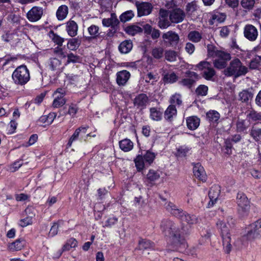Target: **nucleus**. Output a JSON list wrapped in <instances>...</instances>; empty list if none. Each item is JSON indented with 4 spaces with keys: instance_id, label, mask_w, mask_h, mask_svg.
<instances>
[{
    "instance_id": "nucleus-36",
    "label": "nucleus",
    "mask_w": 261,
    "mask_h": 261,
    "mask_svg": "<svg viewBox=\"0 0 261 261\" xmlns=\"http://www.w3.org/2000/svg\"><path fill=\"white\" fill-rule=\"evenodd\" d=\"M133 48V43L130 40H125L119 46V50L122 54H127Z\"/></svg>"
},
{
    "instance_id": "nucleus-40",
    "label": "nucleus",
    "mask_w": 261,
    "mask_h": 261,
    "mask_svg": "<svg viewBox=\"0 0 261 261\" xmlns=\"http://www.w3.org/2000/svg\"><path fill=\"white\" fill-rule=\"evenodd\" d=\"M245 238L248 240H252L254 239L261 238V230L259 229H249Z\"/></svg>"
},
{
    "instance_id": "nucleus-45",
    "label": "nucleus",
    "mask_w": 261,
    "mask_h": 261,
    "mask_svg": "<svg viewBox=\"0 0 261 261\" xmlns=\"http://www.w3.org/2000/svg\"><path fill=\"white\" fill-rule=\"evenodd\" d=\"M134 16L133 11L129 10L123 13L119 17L120 20L122 22L129 21Z\"/></svg>"
},
{
    "instance_id": "nucleus-41",
    "label": "nucleus",
    "mask_w": 261,
    "mask_h": 261,
    "mask_svg": "<svg viewBox=\"0 0 261 261\" xmlns=\"http://www.w3.org/2000/svg\"><path fill=\"white\" fill-rule=\"evenodd\" d=\"M143 31L142 29L137 25H130L125 28V32L128 35L134 36Z\"/></svg>"
},
{
    "instance_id": "nucleus-17",
    "label": "nucleus",
    "mask_w": 261,
    "mask_h": 261,
    "mask_svg": "<svg viewBox=\"0 0 261 261\" xmlns=\"http://www.w3.org/2000/svg\"><path fill=\"white\" fill-rule=\"evenodd\" d=\"M221 192L220 186L218 185H214L211 188L209 193L208 197L210 198V202L208 203V207H211L217 201Z\"/></svg>"
},
{
    "instance_id": "nucleus-26",
    "label": "nucleus",
    "mask_w": 261,
    "mask_h": 261,
    "mask_svg": "<svg viewBox=\"0 0 261 261\" xmlns=\"http://www.w3.org/2000/svg\"><path fill=\"white\" fill-rule=\"evenodd\" d=\"M102 24L104 27H109L115 29V27L119 24V20L117 19L115 13L111 14V17L109 18H103L102 20Z\"/></svg>"
},
{
    "instance_id": "nucleus-32",
    "label": "nucleus",
    "mask_w": 261,
    "mask_h": 261,
    "mask_svg": "<svg viewBox=\"0 0 261 261\" xmlns=\"http://www.w3.org/2000/svg\"><path fill=\"white\" fill-rule=\"evenodd\" d=\"M177 110L174 105H171L168 106L164 113V117L166 120L171 121L173 118L176 116Z\"/></svg>"
},
{
    "instance_id": "nucleus-38",
    "label": "nucleus",
    "mask_w": 261,
    "mask_h": 261,
    "mask_svg": "<svg viewBox=\"0 0 261 261\" xmlns=\"http://www.w3.org/2000/svg\"><path fill=\"white\" fill-rule=\"evenodd\" d=\"M202 38V34L197 31H192L188 35V39L194 43L199 42Z\"/></svg>"
},
{
    "instance_id": "nucleus-34",
    "label": "nucleus",
    "mask_w": 261,
    "mask_h": 261,
    "mask_svg": "<svg viewBox=\"0 0 261 261\" xmlns=\"http://www.w3.org/2000/svg\"><path fill=\"white\" fill-rule=\"evenodd\" d=\"M138 249L139 250H149L154 249V243L149 240L146 239H141L138 243Z\"/></svg>"
},
{
    "instance_id": "nucleus-13",
    "label": "nucleus",
    "mask_w": 261,
    "mask_h": 261,
    "mask_svg": "<svg viewBox=\"0 0 261 261\" xmlns=\"http://www.w3.org/2000/svg\"><path fill=\"white\" fill-rule=\"evenodd\" d=\"M218 56L216 57L217 59L214 62V65L218 69L224 68L227 65V62L230 60V55L224 51L218 53Z\"/></svg>"
},
{
    "instance_id": "nucleus-47",
    "label": "nucleus",
    "mask_w": 261,
    "mask_h": 261,
    "mask_svg": "<svg viewBox=\"0 0 261 261\" xmlns=\"http://www.w3.org/2000/svg\"><path fill=\"white\" fill-rule=\"evenodd\" d=\"M88 31L92 38H96L100 34L99 27L94 24L90 26L88 28Z\"/></svg>"
},
{
    "instance_id": "nucleus-22",
    "label": "nucleus",
    "mask_w": 261,
    "mask_h": 261,
    "mask_svg": "<svg viewBox=\"0 0 261 261\" xmlns=\"http://www.w3.org/2000/svg\"><path fill=\"white\" fill-rule=\"evenodd\" d=\"M148 102V97L146 94L142 93L138 95L134 100V105L137 108L144 109Z\"/></svg>"
},
{
    "instance_id": "nucleus-21",
    "label": "nucleus",
    "mask_w": 261,
    "mask_h": 261,
    "mask_svg": "<svg viewBox=\"0 0 261 261\" xmlns=\"http://www.w3.org/2000/svg\"><path fill=\"white\" fill-rule=\"evenodd\" d=\"M32 207H28L25 208V214L29 215L19 220L18 224L20 226L24 227L33 224V219L35 216V214L32 212Z\"/></svg>"
},
{
    "instance_id": "nucleus-56",
    "label": "nucleus",
    "mask_w": 261,
    "mask_h": 261,
    "mask_svg": "<svg viewBox=\"0 0 261 261\" xmlns=\"http://www.w3.org/2000/svg\"><path fill=\"white\" fill-rule=\"evenodd\" d=\"M261 63V56H256L250 63V67L252 69H256L259 67Z\"/></svg>"
},
{
    "instance_id": "nucleus-63",
    "label": "nucleus",
    "mask_w": 261,
    "mask_h": 261,
    "mask_svg": "<svg viewBox=\"0 0 261 261\" xmlns=\"http://www.w3.org/2000/svg\"><path fill=\"white\" fill-rule=\"evenodd\" d=\"M232 147V143L230 142L229 140H228V139H227L225 141V152L228 154H231Z\"/></svg>"
},
{
    "instance_id": "nucleus-59",
    "label": "nucleus",
    "mask_w": 261,
    "mask_h": 261,
    "mask_svg": "<svg viewBox=\"0 0 261 261\" xmlns=\"http://www.w3.org/2000/svg\"><path fill=\"white\" fill-rule=\"evenodd\" d=\"M59 223H61V222L54 223L53 224L49 232V236L53 237L57 234L59 226Z\"/></svg>"
},
{
    "instance_id": "nucleus-6",
    "label": "nucleus",
    "mask_w": 261,
    "mask_h": 261,
    "mask_svg": "<svg viewBox=\"0 0 261 261\" xmlns=\"http://www.w3.org/2000/svg\"><path fill=\"white\" fill-rule=\"evenodd\" d=\"M155 158V154L150 150L146 151L143 155H137L134 160L137 171L140 172L143 170L145 164L150 165L153 163Z\"/></svg>"
},
{
    "instance_id": "nucleus-51",
    "label": "nucleus",
    "mask_w": 261,
    "mask_h": 261,
    "mask_svg": "<svg viewBox=\"0 0 261 261\" xmlns=\"http://www.w3.org/2000/svg\"><path fill=\"white\" fill-rule=\"evenodd\" d=\"M207 54L208 56L216 57L218 56V53H222V51L218 50L217 48L213 45L208 44L207 46Z\"/></svg>"
},
{
    "instance_id": "nucleus-10",
    "label": "nucleus",
    "mask_w": 261,
    "mask_h": 261,
    "mask_svg": "<svg viewBox=\"0 0 261 261\" xmlns=\"http://www.w3.org/2000/svg\"><path fill=\"white\" fill-rule=\"evenodd\" d=\"M162 38L165 43L168 46H176L179 40L178 35L175 32L169 31L165 33L162 35Z\"/></svg>"
},
{
    "instance_id": "nucleus-46",
    "label": "nucleus",
    "mask_w": 261,
    "mask_h": 261,
    "mask_svg": "<svg viewBox=\"0 0 261 261\" xmlns=\"http://www.w3.org/2000/svg\"><path fill=\"white\" fill-rule=\"evenodd\" d=\"M165 59L169 62H174L176 60L177 54L175 51L168 50L165 53Z\"/></svg>"
},
{
    "instance_id": "nucleus-15",
    "label": "nucleus",
    "mask_w": 261,
    "mask_h": 261,
    "mask_svg": "<svg viewBox=\"0 0 261 261\" xmlns=\"http://www.w3.org/2000/svg\"><path fill=\"white\" fill-rule=\"evenodd\" d=\"M136 5L139 17L149 15L153 9L152 4L148 2H137Z\"/></svg>"
},
{
    "instance_id": "nucleus-8",
    "label": "nucleus",
    "mask_w": 261,
    "mask_h": 261,
    "mask_svg": "<svg viewBox=\"0 0 261 261\" xmlns=\"http://www.w3.org/2000/svg\"><path fill=\"white\" fill-rule=\"evenodd\" d=\"M197 67L202 71L203 77L207 80H210L215 74L213 65L207 61H201L197 65Z\"/></svg>"
},
{
    "instance_id": "nucleus-4",
    "label": "nucleus",
    "mask_w": 261,
    "mask_h": 261,
    "mask_svg": "<svg viewBox=\"0 0 261 261\" xmlns=\"http://www.w3.org/2000/svg\"><path fill=\"white\" fill-rule=\"evenodd\" d=\"M248 71V68L243 65L239 59L236 58L232 60L229 65L224 69V74L227 76L238 77L245 75Z\"/></svg>"
},
{
    "instance_id": "nucleus-25",
    "label": "nucleus",
    "mask_w": 261,
    "mask_h": 261,
    "mask_svg": "<svg viewBox=\"0 0 261 261\" xmlns=\"http://www.w3.org/2000/svg\"><path fill=\"white\" fill-rule=\"evenodd\" d=\"M200 118L196 116H190L186 118L187 126L191 130L196 129L200 125Z\"/></svg>"
},
{
    "instance_id": "nucleus-43",
    "label": "nucleus",
    "mask_w": 261,
    "mask_h": 261,
    "mask_svg": "<svg viewBox=\"0 0 261 261\" xmlns=\"http://www.w3.org/2000/svg\"><path fill=\"white\" fill-rule=\"evenodd\" d=\"M236 126L237 131L242 133L247 130L249 127V125L247 124L245 120L239 119L237 121Z\"/></svg>"
},
{
    "instance_id": "nucleus-29",
    "label": "nucleus",
    "mask_w": 261,
    "mask_h": 261,
    "mask_svg": "<svg viewBox=\"0 0 261 261\" xmlns=\"http://www.w3.org/2000/svg\"><path fill=\"white\" fill-rule=\"evenodd\" d=\"M26 241L22 238L17 239L9 245V249L12 251H19L26 245Z\"/></svg>"
},
{
    "instance_id": "nucleus-28",
    "label": "nucleus",
    "mask_w": 261,
    "mask_h": 261,
    "mask_svg": "<svg viewBox=\"0 0 261 261\" xmlns=\"http://www.w3.org/2000/svg\"><path fill=\"white\" fill-rule=\"evenodd\" d=\"M47 66L51 71L59 72L61 71V61L56 58H51L48 62Z\"/></svg>"
},
{
    "instance_id": "nucleus-9",
    "label": "nucleus",
    "mask_w": 261,
    "mask_h": 261,
    "mask_svg": "<svg viewBox=\"0 0 261 261\" xmlns=\"http://www.w3.org/2000/svg\"><path fill=\"white\" fill-rule=\"evenodd\" d=\"M237 203L239 206V211L242 215H245L249 210V201L245 194L239 192L237 196Z\"/></svg>"
},
{
    "instance_id": "nucleus-35",
    "label": "nucleus",
    "mask_w": 261,
    "mask_h": 261,
    "mask_svg": "<svg viewBox=\"0 0 261 261\" xmlns=\"http://www.w3.org/2000/svg\"><path fill=\"white\" fill-rule=\"evenodd\" d=\"M134 143L128 139H124L119 142L120 149L124 152H128L133 148Z\"/></svg>"
},
{
    "instance_id": "nucleus-58",
    "label": "nucleus",
    "mask_w": 261,
    "mask_h": 261,
    "mask_svg": "<svg viewBox=\"0 0 261 261\" xmlns=\"http://www.w3.org/2000/svg\"><path fill=\"white\" fill-rule=\"evenodd\" d=\"M208 88L205 85H200L196 90L197 94L201 96H205L207 94Z\"/></svg>"
},
{
    "instance_id": "nucleus-2",
    "label": "nucleus",
    "mask_w": 261,
    "mask_h": 261,
    "mask_svg": "<svg viewBox=\"0 0 261 261\" xmlns=\"http://www.w3.org/2000/svg\"><path fill=\"white\" fill-rule=\"evenodd\" d=\"M234 220L228 217L226 220H218L216 226L222 239L224 251L229 253L231 250L230 229L234 224Z\"/></svg>"
},
{
    "instance_id": "nucleus-48",
    "label": "nucleus",
    "mask_w": 261,
    "mask_h": 261,
    "mask_svg": "<svg viewBox=\"0 0 261 261\" xmlns=\"http://www.w3.org/2000/svg\"><path fill=\"white\" fill-rule=\"evenodd\" d=\"M164 50L162 47H156L152 49L151 54L152 56L156 59H160L163 57Z\"/></svg>"
},
{
    "instance_id": "nucleus-14",
    "label": "nucleus",
    "mask_w": 261,
    "mask_h": 261,
    "mask_svg": "<svg viewBox=\"0 0 261 261\" xmlns=\"http://www.w3.org/2000/svg\"><path fill=\"white\" fill-rule=\"evenodd\" d=\"M168 11L164 9H161L159 11L158 18V27L161 29H165L169 27L171 23L168 17H169Z\"/></svg>"
},
{
    "instance_id": "nucleus-11",
    "label": "nucleus",
    "mask_w": 261,
    "mask_h": 261,
    "mask_svg": "<svg viewBox=\"0 0 261 261\" xmlns=\"http://www.w3.org/2000/svg\"><path fill=\"white\" fill-rule=\"evenodd\" d=\"M244 37L250 41H254L258 36V30L252 24H246L243 30Z\"/></svg>"
},
{
    "instance_id": "nucleus-27",
    "label": "nucleus",
    "mask_w": 261,
    "mask_h": 261,
    "mask_svg": "<svg viewBox=\"0 0 261 261\" xmlns=\"http://www.w3.org/2000/svg\"><path fill=\"white\" fill-rule=\"evenodd\" d=\"M66 30L70 37H74L77 35L78 26L73 20H70L66 23Z\"/></svg>"
},
{
    "instance_id": "nucleus-42",
    "label": "nucleus",
    "mask_w": 261,
    "mask_h": 261,
    "mask_svg": "<svg viewBox=\"0 0 261 261\" xmlns=\"http://www.w3.org/2000/svg\"><path fill=\"white\" fill-rule=\"evenodd\" d=\"M81 43V40L77 38L70 39L68 42L67 47L71 50H75L80 46Z\"/></svg>"
},
{
    "instance_id": "nucleus-60",
    "label": "nucleus",
    "mask_w": 261,
    "mask_h": 261,
    "mask_svg": "<svg viewBox=\"0 0 261 261\" xmlns=\"http://www.w3.org/2000/svg\"><path fill=\"white\" fill-rule=\"evenodd\" d=\"M56 116L57 115L55 113H50L46 117L45 116L41 117V120L43 121L45 119V121L47 122V123L51 124L53 122Z\"/></svg>"
},
{
    "instance_id": "nucleus-57",
    "label": "nucleus",
    "mask_w": 261,
    "mask_h": 261,
    "mask_svg": "<svg viewBox=\"0 0 261 261\" xmlns=\"http://www.w3.org/2000/svg\"><path fill=\"white\" fill-rule=\"evenodd\" d=\"M65 102V98L55 97L53 102V106L54 108H59L63 106Z\"/></svg>"
},
{
    "instance_id": "nucleus-31",
    "label": "nucleus",
    "mask_w": 261,
    "mask_h": 261,
    "mask_svg": "<svg viewBox=\"0 0 261 261\" xmlns=\"http://www.w3.org/2000/svg\"><path fill=\"white\" fill-rule=\"evenodd\" d=\"M68 7L65 5L59 6L56 11V17L58 20L65 19L68 14Z\"/></svg>"
},
{
    "instance_id": "nucleus-7",
    "label": "nucleus",
    "mask_w": 261,
    "mask_h": 261,
    "mask_svg": "<svg viewBox=\"0 0 261 261\" xmlns=\"http://www.w3.org/2000/svg\"><path fill=\"white\" fill-rule=\"evenodd\" d=\"M88 127L81 126L75 129L73 134L70 137L68 143L67 147L69 148L72 146V143L77 140L80 141H86L89 137H95L96 135H92L90 133L86 135L87 129Z\"/></svg>"
},
{
    "instance_id": "nucleus-37",
    "label": "nucleus",
    "mask_w": 261,
    "mask_h": 261,
    "mask_svg": "<svg viewBox=\"0 0 261 261\" xmlns=\"http://www.w3.org/2000/svg\"><path fill=\"white\" fill-rule=\"evenodd\" d=\"M250 136L256 142H261V128L252 126L250 130Z\"/></svg>"
},
{
    "instance_id": "nucleus-50",
    "label": "nucleus",
    "mask_w": 261,
    "mask_h": 261,
    "mask_svg": "<svg viewBox=\"0 0 261 261\" xmlns=\"http://www.w3.org/2000/svg\"><path fill=\"white\" fill-rule=\"evenodd\" d=\"M49 36L54 43L60 46L62 45V44L64 41V38L61 37L57 34L54 33L53 31L50 32Z\"/></svg>"
},
{
    "instance_id": "nucleus-52",
    "label": "nucleus",
    "mask_w": 261,
    "mask_h": 261,
    "mask_svg": "<svg viewBox=\"0 0 261 261\" xmlns=\"http://www.w3.org/2000/svg\"><path fill=\"white\" fill-rule=\"evenodd\" d=\"M160 174L159 171L154 170H149L147 174V179L150 181H155L159 178Z\"/></svg>"
},
{
    "instance_id": "nucleus-24",
    "label": "nucleus",
    "mask_w": 261,
    "mask_h": 261,
    "mask_svg": "<svg viewBox=\"0 0 261 261\" xmlns=\"http://www.w3.org/2000/svg\"><path fill=\"white\" fill-rule=\"evenodd\" d=\"M163 109L160 107H152L149 109L150 118L153 121H159L162 119Z\"/></svg>"
},
{
    "instance_id": "nucleus-53",
    "label": "nucleus",
    "mask_w": 261,
    "mask_h": 261,
    "mask_svg": "<svg viewBox=\"0 0 261 261\" xmlns=\"http://www.w3.org/2000/svg\"><path fill=\"white\" fill-rule=\"evenodd\" d=\"M255 4L254 0H242L241 4L242 7L246 10H252Z\"/></svg>"
},
{
    "instance_id": "nucleus-39",
    "label": "nucleus",
    "mask_w": 261,
    "mask_h": 261,
    "mask_svg": "<svg viewBox=\"0 0 261 261\" xmlns=\"http://www.w3.org/2000/svg\"><path fill=\"white\" fill-rule=\"evenodd\" d=\"M247 117L250 121L258 123L261 121V112L251 110L248 113Z\"/></svg>"
},
{
    "instance_id": "nucleus-61",
    "label": "nucleus",
    "mask_w": 261,
    "mask_h": 261,
    "mask_svg": "<svg viewBox=\"0 0 261 261\" xmlns=\"http://www.w3.org/2000/svg\"><path fill=\"white\" fill-rule=\"evenodd\" d=\"M66 93V90L64 88H58L54 93V96H55V97H59L64 98V96H65Z\"/></svg>"
},
{
    "instance_id": "nucleus-64",
    "label": "nucleus",
    "mask_w": 261,
    "mask_h": 261,
    "mask_svg": "<svg viewBox=\"0 0 261 261\" xmlns=\"http://www.w3.org/2000/svg\"><path fill=\"white\" fill-rule=\"evenodd\" d=\"M195 46L191 42H188L186 44L185 50L190 55H192L195 50Z\"/></svg>"
},
{
    "instance_id": "nucleus-16",
    "label": "nucleus",
    "mask_w": 261,
    "mask_h": 261,
    "mask_svg": "<svg viewBox=\"0 0 261 261\" xmlns=\"http://www.w3.org/2000/svg\"><path fill=\"white\" fill-rule=\"evenodd\" d=\"M43 8L40 7H33L27 14V18L31 22H36L40 20L43 15Z\"/></svg>"
},
{
    "instance_id": "nucleus-55",
    "label": "nucleus",
    "mask_w": 261,
    "mask_h": 261,
    "mask_svg": "<svg viewBox=\"0 0 261 261\" xmlns=\"http://www.w3.org/2000/svg\"><path fill=\"white\" fill-rule=\"evenodd\" d=\"M79 111V107L76 104L71 103L69 105L68 114L72 118H74Z\"/></svg>"
},
{
    "instance_id": "nucleus-30",
    "label": "nucleus",
    "mask_w": 261,
    "mask_h": 261,
    "mask_svg": "<svg viewBox=\"0 0 261 261\" xmlns=\"http://www.w3.org/2000/svg\"><path fill=\"white\" fill-rule=\"evenodd\" d=\"M207 120L211 123L217 124L220 118V114L216 110H211L206 114Z\"/></svg>"
},
{
    "instance_id": "nucleus-54",
    "label": "nucleus",
    "mask_w": 261,
    "mask_h": 261,
    "mask_svg": "<svg viewBox=\"0 0 261 261\" xmlns=\"http://www.w3.org/2000/svg\"><path fill=\"white\" fill-rule=\"evenodd\" d=\"M170 103L174 105L180 106L182 104L181 96L179 94H175L170 98Z\"/></svg>"
},
{
    "instance_id": "nucleus-44",
    "label": "nucleus",
    "mask_w": 261,
    "mask_h": 261,
    "mask_svg": "<svg viewBox=\"0 0 261 261\" xmlns=\"http://www.w3.org/2000/svg\"><path fill=\"white\" fill-rule=\"evenodd\" d=\"M178 76L174 72L168 73L163 77L164 82L165 83H174L177 81Z\"/></svg>"
},
{
    "instance_id": "nucleus-23",
    "label": "nucleus",
    "mask_w": 261,
    "mask_h": 261,
    "mask_svg": "<svg viewBox=\"0 0 261 261\" xmlns=\"http://www.w3.org/2000/svg\"><path fill=\"white\" fill-rule=\"evenodd\" d=\"M116 75V81L118 85L119 86H124L129 80L130 74L128 71L123 70L118 72Z\"/></svg>"
},
{
    "instance_id": "nucleus-18",
    "label": "nucleus",
    "mask_w": 261,
    "mask_h": 261,
    "mask_svg": "<svg viewBox=\"0 0 261 261\" xmlns=\"http://www.w3.org/2000/svg\"><path fill=\"white\" fill-rule=\"evenodd\" d=\"M186 16L185 12L180 8H175L172 10L169 14L170 21L174 23L182 22Z\"/></svg>"
},
{
    "instance_id": "nucleus-20",
    "label": "nucleus",
    "mask_w": 261,
    "mask_h": 261,
    "mask_svg": "<svg viewBox=\"0 0 261 261\" xmlns=\"http://www.w3.org/2000/svg\"><path fill=\"white\" fill-rule=\"evenodd\" d=\"M193 173L194 176L202 181L206 180V174L203 167L199 163H193Z\"/></svg>"
},
{
    "instance_id": "nucleus-5",
    "label": "nucleus",
    "mask_w": 261,
    "mask_h": 261,
    "mask_svg": "<svg viewBox=\"0 0 261 261\" xmlns=\"http://www.w3.org/2000/svg\"><path fill=\"white\" fill-rule=\"evenodd\" d=\"M12 79L16 85L22 86L27 84L31 79L30 72L27 66L21 65L18 66L13 72Z\"/></svg>"
},
{
    "instance_id": "nucleus-3",
    "label": "nucleus",
    "mask_w": 261,
    "mask_h": 261,
    "mask_svg": "<svg viewBox=\"0 0 261 261\" xmlns=\"http://www.w3.org/2000/svg\"><path fill=\"white\" fill-rule=\"evenodd\" d=\"M165 208L172 215L190 225L195 224L198 222V219L195 215L186 214L181 209L177 208L176 206L172 202H169L166 203Z\"/></svg>"
},
{
    "instance_id": "nucleus-1",
    "label": "nucleus",
    "mask_w": 261,
    "mask_h": 261,
    "mask_svg": "<svg viewBox=\"0 0 261 261\" xmlns=\"http://www.w3.org/2000/svg\"><path fill=\"white\" fill-rule=\"evenodd\" d=\"M161 229L165 236L169 237L168 244L173 250H176L181 245L186 246L184 234L171 220L164 219L160 225Z\"/></svg>"
},
{
    "instance_id": "nucleus-19",
    "label": "nucleus",
    "mask_w": 261,
    "mask_h": 261,
    "mask_svg": "<svg viewBox=\"0 0 261 261\" xmlns=\"http://www.w3.org/2000/svg\"><path fill=\"white\" fill-rule=\"evenodd\" d=\"M199 7L195 1L189 3L186 6L185 13L188 17L192 20H195L198 15Z\"/></svg>"
},
{
    "instance_id": "nucleus-62",
    "label": "nucleus",
    "mask_w": 261,
    "mask_h": 261,
    "mask_svg": "<svg viewBox=\"0 0 261 261\" xmlns=\"http://www.w3.org/2000/svg\"><path fill=\"white\" fill-rule=\"evenodd\" d=\"M67 57L68 63H76L79 62V57L74 55L73 53H70L68 54Z\"/></svg>"
},
{
    "instance_id": "nucleus-12",
    "label": "nucleus",
    "mask_w": 261,
    "mask_h": 261,
    "mask_svg": "<svg viewBox=\"0 0 261 261\" xmlns=\"http://www.w3.org/2000/svg\"><path fill=\"white\" fill-rule=\"evenodd\" d=\"M197 79L198 75L196 72L188 70L186 72V77L180 81L179 84L190 88L194 84Z\"/></svg>"
},
{
    "instance_id": "nucleus-49",
    "label": "nucleus",
    "mask_w": 261,
    "mask_h": 261,
    "mask_svg": "<svg viewBox=\"0 0 261 261\" xmlns=\"http://www.w3.org/2000/svg\"><path fill=\"white\" fill-rule=\"evenodd\" d=\"M252 96V93L248 90H243L239 93V99L242 102L248 101Z\"/></svg>"
},
{
    "instance_id": "nucleus-33",
    "label": "nucleus",
    "mask_w": 261,
    "mask_h": 261,
    "mask_svg": "<svg viewBox=\"0 0 261 261\" xmlns=\"http://www.w3.org/2000/svg\"><path fill=\"white\" fill-rule=\"evenodd\" d=\"M225 14L216 12L212 14L209 22L211 24H213L215 22H222L225 20Z\"/></svg>"
}]
</instances>
